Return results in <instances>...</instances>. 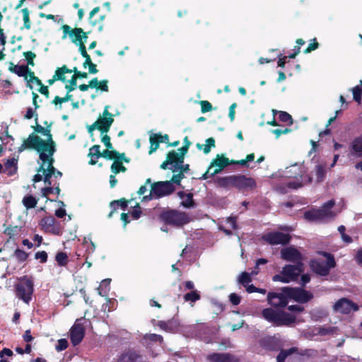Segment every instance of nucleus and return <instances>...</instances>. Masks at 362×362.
I'll return each instance as SVG.
<instances>
[{
  "instance_id": "e2e57ef3",
  "label": "nucleus",
  "mask_w": 362,
  "mask_h": 362,
  "mask_svg": "<svg viewBox=\"0 0 362 362\" xmlns=\"http://www.w3.org/2000/svg\"><path fill=\"white\" fill-rule=\"evenodd\" d=\"M141 214H142V211L141 210L140 205L139 203H137L136 204V206H134V209H133V211L131 212V216L133 219L137 220L141 217Z\"/></svg>"
},
{
  "instance_id": "cd10ccee",
  "label": "nucleus",
  "mask_w": 362,
  "mask_h": 362,
  "mask_svg": "<svg viewBox=\"0 0 362 362\" xmlns=\"http://www.w3.org/2000/svg\"><path fill=\"white\" fill-rule=\"evenodd\" d=\"M88 156L90 158L88 164L94 165L98 163L99 158H101L100 146L98 144L93 145L89 148Z\"/></svg>"
},
{
  "instance_id": "c03bdc74",
  "label": "nucleus",
  "mask_w": 362,
  "mask_h": 362,
  "mask_svg": "<svg viewBox=\"0 0 362 362\" xmlns=\"http://www.w3.org/2000/svg\"><path fill=\"white\" fill-rule=\"evenodd\" d=\"M149 141L151 146L148 153L151 154L158 148L159 144L162 143V141L158 140L153 134L150 136Z\"/></svg>"
},
{
  "instance_id": "9b49d317",
  "label": "nucleus",
  "mask_w": 362,
  "mask_h": 362,
  "mask_svg": "<svg viewBox=\"0 0 362 362\" xmlns=\"http://www.w3.org/2000/svg\"><path fill=\"white\" fill-rule=\"evenodd\" d=\"M259 346L268 351H279L281 347L285 346V341L279 336H268L261 339Z\"/></svg>"
},
{
  "instance_id": "e433bc0d",
  "label": "nucleus",
  "mask_w": 362,
  "mask_h": 362,
  "mask_svg": "<svg viewBox=\"0 0 362 362\" xmlns=\"http://www.w3.org/2000/svg\"><path fill=\"white\" fill-rule=\"evenodd\" d=\"M273 115L275 116L276 114L279 115V119L287 124V125L291 126L293 124V118L290 114L284 111H278L273 110Z\"/></svg>"
},
{
  "instance_id": "5701e85b",
  "label": "nucleus",
  "mask_w": 362,
  "mask_h": 362,
  "mask_svg": "<svg viewBox=\"0 0 362 362\" xmlns=\"http://www.w3.org/2000/svg\"><path fill=\"white\" fill-rule=\"evenodd\" d=\"M57 149L54 148L52 151L49 150H47L45 152H42L39 156L40 159L42 160V164L45 165L47 163V168H45V170L49 172H55V168L54 166V159L53 158L54 154L55 153Z\"/></svg>"
},
{
  "instance_id": "b1692460",
  "label": "nucleus",
  "mask_w": 362,
  "mask_h": 362,
  "mask_svg": "<svg viewBox=\"0 0 362 362\" xmlns=\"http://www.w3.org/2000/svg\"><path fill=\"white\" fill-rule=\"evenodd\" d=\"M95 122L98 127V130L100 131L102 134H106L109 132L110 127L114 122V118L111 117H100Z\"/></svg>"
},
{
  "instance_id": "c756f323",
  "label": "nucleus",
  "mask_w": 362,
  "mask_h": 362,
  "mask_svg": "<svg viewBox=\"0 0 362 362\" xmlns=\"http://www.w3.org/2000/svg\"><path fill=\"white\" fill-rule=\"evenodd\" d=\"M9 71L12 73L17 74L18 76H23L27 78L28 74L30 71V69L25 65H15L13 63H10L8 68Z\"/></svg>"
},
{
  "instance_id": "4d7b16f0",
  "label": "nucleus",
  "mask_w": 362,
  "mask_h": 362,
  "mask_svg": "<svg viewBox=\"0 0 362 362\" xmlns=\"http://www.w3.org/2000/svg\"><path fill=\"white\" fill-rule=\"evenodd\" d=\"M199 104L201 105V111L202 113H206L213 109L212 105L208 100H201Z\"/></svg>"
},
{
  "instance_id": "8fccbe9b",
  "label": "nucleus",
  "mask_w": 362,
  "mask_h": 362,
  "mask_svg": "<svg viewBox=\"0 0 362 362\" xmlns=\"http://www.w3.org/2000/svg\"><path fill=\"white\" fill-rule=\"evenodd\" d=\"M28 75L30 77V79L28 81V87H29L30 89L33 88V86L30 83H36L37 85H38L40 87L43 85V83H42L41 80L39 79L38 77L35 76V74L33 71H31L30 69V71L28 72Z\"/></svg>"
},
{
  "instance_id": "7ed1b4c3",
  "label": "nucleus",
  "mask_w": 362,
  "mask_h": 362,
  "mask_svg": "<svg viewBox=\"0 0 362 362\" xmlns=\"http://www.w3.org/2000/svg\"><path fill=\"white\" fill-rule=\"evenodd\" d=\"M158 217L165 225L175 227H181L190 221V218L186 213L175 209L163 210Z\"/></svg>"
},
{
  "instance_id": "bb28decb",
  "label": "nucleus",
  "mask_w": 362,
  "mask_h": 362,
  "mask_svg": "<svg viewBox=\"0 0 362 362\" xmlns=\"http://www.w3.org/2000/svg\"><path fill=\"white\" fill-rule=\"evenodd\" d=\"M100 10L99 6L95 7L89 13V21L92 25H98V30L102 31L103 30V21L106 17L105 14L100 15L98 20H93V17L94 15L98 13Z\"/></svg>"
},
{
  "instance_id": "ddd939ff",
  "label": "nucleus",
  "mask_w": 362,
  "mask_h": 362,
  "mask_svg": "<svg viewBox=\"0 0 362 362\" xmlns=\"http://www.w3.org/2000/svg\"><path fill=\"white\" fill-rule=\"evenodd\" d=\"M263 239L272 245H286L290 242L291 237L289 234L274 231L265 234Z\"/></svg>"
},
{
  "instance_id": "9d476101",
  "label": "nucleus",
  "mask_w": 362,
  "mask_h": 362,
  "mask_svg": "<svg viewBox=\"0 0 362 362\" xmlns=\"http://www.w3.org/2000/svg\"><path fill=\"white\" fill-rule=\"evenodd\" d=\"M288 286L280 288L281 292H269L267 293V302L271 306L275 308H283L288 305L290 297L286 294L284 289Z\"/></svg>"
},
{
  "instance_id": "473e14b6",
  "label": "nucleus",
  "mask_w": 362,
  "mask_h": 362,
  "mask_svg": "<svg viewBox=\"0 0 362 362\" xmlns=\"http://www.w3.org/2000/svg\"><path fill=\"white\" fill-rule=\"evenodd\" d=\"M4 226L5 227L4 233L7 235L9 239L13 240L16 239L19 235L22 228V227L19 226L9 225L6 226V224H4Z\"/></svg>"
},
{
  "instance_id": "052dcab7",
  "label": "nucleus",
  "mask_w": 362,
  "mask_h": 362,
  "mask_svg": "<svg viewBox=\"0 0 362 362\" xmlns=\"http://www.w3.org/2000/svg\"><path fill=\"white\" fill-rule=\"evenodd\" d=\"M319 47V43L317 42L316 38H313L312 42L309 44L308 47L303 51L305 54L310 53Z\"/></svg>"
},
{
  "instance_id": "13d9d810",
  "label": "nucleus",
  "mask_w": 362,
  "mask_h": 362,
  "mask_svg": "<svg viewBox=\"0 0 362 362\" xmlns=\"http://www.w3.org/2000/svg\"><path fill=\"white\" fill-rule=\"evenodd\" d=\"M68 346L69 343L66 339H60L58 340L55 349L57 351H62L65 350Z\"/></svg>"
},
{
  "instance_id": "de8ad7c7",
  "label": "nucleus",
  "mask_w": 362,
  "mask_h": 362,
  "mask_svg": "<svg viewBox=\"0 0 362 362\" xmlns=\"http://www.w3.org/2000/svg\"><path fill=\"white\" fill-rule=\"evenodd\" d=\"M354 100L358 103L361 102L362 95V81H361L360 86H356L352 88Z\"/></svg>"
},
{
  "instance_id": "aec40b11",
  "label": "nucleus",
  "mask_w": 362,
  "mask_h": 362,
  "mask_svg": "<svg viewBox=\"0 0 362 362\" xmlns=\"http://www.w3.org/2000/svg\"><path fill=\"white\" fill-rule=\"evenodd\" d=\"M232 164L231 160L223 155L217 154L216 158L212 160L209 165V168H214L211 175H216L221 172L226 167Z\"/></svg>"
},
{
  "instance_id": "ea45409f",
  "label": "nucleus",
  "mask_w": 362,
  "mask_h": 362,
  "mask_svg": "<svg viewBox=\"0 0 362 362\" xmlns=\"http://www.w3.org/2000/svg\"><path fill=\"white\" fill-rule=\"evenodd\" d=\"M111 171L115 174H118L120 172L124 173L127 171V168L121 163V160H115L113 161L110 167Z\"/></svg>"
},
{
  "instance_id": "20e7f679",
  "label": "nucleus",
  "mask_w": 362,
  "mask_h": 362,
  "mask_svg": "<svg viewBox=\"0 0 362 362\" xmlns=\"http://www.w3.org/2000/svg\"><path fill=\"white\" fill-rule=\"evenodd\" d=\"M334 205L335 201L334 199L329 200L319 209H313L306 211L303 214V217L309 221H317L325 218H333L335 214L332 211V209Z\"/></svg>"
},
{
  "instance_id": "bf43d9fd",
  "label": "nucleus",
  "mask_w": 362,
  "mask_h": 362,
  "mask_svg": "<svg viewBox=\"0 0 362 362\" xmlns=\"http://www.w3.org/2000/svg\"><path fill=\"white\" fill-rule=\"evenodd\" d=\"M14 253L16 258L21 262H24L28 259V255L23 250L16 249Z\"/></svg>"
},
{
  "instance_id": "2eb2a0df",
  "label": "nucleus",
  "mask_w": 362,
  "mask_h": 362,
  "mask_svg": "<svg viewBox=\"0 0 362 362\" xmlns=\"http://www.w3.org/2000/svg\"><path fill=\"white\" fill-rule=\"evenodd\" d=\"M304 271L303 263L286 264L282 269V274L289 279V281L298 279L300 274Z\"/></svg>"
},
{
  "instance_id": "dca6fc26",
  "label": "nucleus",
  "mask_w": 362,
  "mask_h": 362,
  "mask_svg": "<svg viewBox=\"0 0 362 362\" xmlns=\"http://www.w3.org/2000/svg\"><path fill=\"white\" fill-rule=\"evenodd\" d=\"M281 257L294 264L303 263L302 254L295 247H288L281 250Z\"/></svg>"
},
{
  "instance_id": "f257e3e1",
  "label": "nucleus",
  "mask_w": 362,
  "mask_h": 362,
  "mask_svg": "<svg viewBox=\"0 0 362 362\" xmlns=\"http://www.w3.org/2000/svg\"><path fill=\"white\" fill-rule=\"evenodd\" d=\"M262 315L267 321L276 327H290L296 320L295 315L283 310H276L272 308L263 309Z\"/></svg>"
},
{
  "instance_id": "37998d69",
  "label": "nucleus",
  "mask_w": 362,
  "mask_h": 362,
  "mask_svg": "<svg viewBox=\"0 0 362 362\" xmlns=\"http://www.w3.org/2000/svg\"><path fill=\"white\" fill-rule=\"evenodd\" d=\"M93 81H95V86L93 88H96L97 90H100L104 92H108L109 88L107 86L108 81L107 79H103L100 81H98L97 78H93Z\"/></svg>"
},
{
  "instance_id": "c85d7f7f",
  "label": "nucleus",
  "mask_w": 362,
  "mask_h": 362,
  "mask_svg": "<svg viewBox=\"0 0 362 362\" xmlns=\"http://www.w3.org/2000/svg\"><path fill=\"white\" fill-rule=\"evenodd\" d=\"M157 326L165 332H173L177 329L178 323L174 320L168 321L160 320L158 322Z\"/></svg>"
},
{
  "instance_id": "864d4df0",
  "label": "nucleus",
  "mask_w": 362,
  "mask_h": 362,
  "mask_svg": "<svg viewBox=\"0 0 362 362\" xmlns=\"http://www.w3.org/2000/svg\"><path fill=\"white\" fill-rule=\"evenodd\" d=\"M268 262V260L264 258H259L257 259L255 267H254L253 270L251 272V274L252 276L257 275L259 272V265L261 264H265Z\"/></svg>"
},
{
  "instance_id": "49530a36",
  "label": "nucleus",
  "mask_w": 362,
  "mask_h": 362,
  "mask_svg": "<svg viewBox=\"0 0 362 362\" xmlns=\"http://www.w3.org/2000/svg\"><path fill=\"white\" fill-rule=\"evenodd\" d=\"M317 182H321L324 180L326 175V170L323 165H317L315 167Z\"/></svg>"
},
{
  "instance_id": "a878e982",
  "label": "nucleus",
  "mask_w": 362,
  "mask_h": 362,
  "mask_svg": "<svg viewBox=\"0 0 362 362\" xmlns=\"http://www.w3.org/2000/svg\"><path fill=\"white\" fill-rule=\"evenodd\" d=\"M18 170V158H12L8 159L4 163V169L3 173L7 174L8 176H13L16 174Z\"/></svg>"
},
{
  "instance_id": "603ef678",
  "label": "nucleus",
  "mask_w": 362,
  "mask_h": 362,
  "mask_svg": "<svg viewBox=\"0 0 362 362\" xmlns=\"http://www.w3.org/2000/svg\"><path fill=\"white\" fill-rule=\"evenodd\" d=\"M169 169L174 173L177 172V170H180L181 172H182L184 173H187L190 170L189 165L184 164V163L179 164L177 167L169 168Z\"/></svg>"
},
{
  "instance_id": "412c9836",
  "label": "nucleus",
  "mask_w": 362,
  "mask_h": 362,
  "mask_svg": "<svg viewBox=\"0 0 362 362\" xmlns=\"http://www.w3.org/2000/svg\"><path fill=\"white\" fill-rule=\"evenodd\" d=\"M184 163V160L180 157L177 152L175 151H169L166 155V159L164 160L160 168L163 170H166L169 168L177 167L179 164Z\"/></svg>"
},
{
  "instance_id": "f3484780",
  "label": "nucleus",
  "mask_w": 362,
  "mask_h": 362,
  "mask_svg": "<svg viewBox=\"0 0 362 362\" xmlns=\"http://www.w3.org/2000/svg\"><path fill=\"white\" fill-rule=\"evenodd\" d=\"M306 172L307 169L303 165L295 163L289 167H287L285 173L288 177L295 179L300 178L301 179V181L303 182L305 176L308 175Z\"/></svg>"
},
{
  "instance_id": "79ce46f5",
  "label": "nucleus",
  "mask_w": 362,
  "mask_h": 362,
  "mask_svg": "<svg viewBox=\"0 0 362 362\" xmlns=\"http://www.w3.org/2000/svg\"><path fill=\"white\" fill-rule=\"evenodd\" d=\"M101 157L105 158L107 160H113L114 161L116 160V155H119V152L115 149H108L106 148L103 150L102 152L100 151Z\"/></svg>"
},
{
  "instance_id": "72a5a7b5",
  "label": "nucleus",
  "mask_w": 362,
  "mask_h": 362,
  "mask_svg": "<svg viewBox=\"0 0 362 362\" xmlns=\"http://www.w3.org/2000/svg\"><path fill=\"white\" fill-rule=\"evenodd\" d=\"M216 182L223 188L234 187L235 175L217 177Z\"/></svg>"
},
{
  "instance_id": "f8f14e48",
  "label": "nucleus",
  "mask_w": 362,
  "mask_h": 362,
  "mask_svg": "<svg viewBox=\"0 0 362 362\" xmlns=\"http://www.w3.org/2000/svg\"><path fill=\"white\" fill-rule=\"evenodd\" d=\"M257 187V183L254 178L244 175H235L234 188L239 191L245 192L253 190Z\"/></svg>"
},
{
  "instance_id": "39448f33",
  "label": "nucleus",
  "mask_w": 362,
  "mask_h": 362,
  "mask_svg": "<svg viewBox=\"0 0 362 362\" xmlns=\"http://www.w3.org/2000/svg\"><path fill=\"white\" fill-rule=\"evenodd\" d=\"M318 254L326 257L327 262H325L319 259H313L310 261V266L311 269L317 274L325 276L329 274L331 269L336 267L334 257L331 253L325 251H320Z\"/></svg>"
},
{
  "instance_id": "4c0bfd02",
  "label": "nucleus",
  "mask_w": 362,
  "mask_h": 362,
  "mask_svg": "<svg viewBox=\"0 0 362 362\" xmlns=\"http://www.w3.org/2000/svg\"><path fill=\"white\" fill-rule=\"evenodd\" d=\"M38 199L34 196L29 194L23 198L22 203L27 209H34L37 204Z\"/></svg>"
},
{
  "instance_id": "09e8293b",
  "label": "nucleus",
  "mask_w": 362,
  "mask_h": 362,
  "mask_svg": "<svg viewBox=\"0 0 362 362\" xmlns=\"http://www.w3.org/2000/svg\"><path fill=\"white\" fill-rule=\"evenodd\" d=\"M22 13H23V22H24V27L27 29V30H30V28H31V22H30V16H29V10L28 8H24L22 9Z\"/></svg>"
},
{
  "instance_id": "69168bd1",
  "label": "nucleus",
  "mask_w": 362,
  "mask_h": 362,
  "mask_svg": "<svg viewBox=\"0 0 362 362\" xmlns=\"http://www.w3.org/2000/svg\"><path fill=\"white\" fill-rule=\"evenodd\" d=\"M272 281L274 282L280 281L282 283H289L290 282L289 279H288L287 277L282 274V271L281 272L280 274H275L274 276H273Z\"/></svg>"
},
{
  "instance_id": "7c9ffc66",
  "label": "nucleus",
  "mask_w": 362,
  "mask_h": 362,
  "mask_svg": "<svg viewBox=\"0 0 362 362\" xmlns=\"http://www.w3.org/2000/svg\"><path fill=\"white\" fill-rule=\"evenodd\" d=\"M312 182L313 177L310 175H305L303 182L301 181V179L298 178L296 180L288 182L286 185L288 188L297 189L304 185L310 184Z\"/></svg>"
},
{
  "instance_id": "c9c22d12",
  "label": "nucleus",
  "mask_w": 362,
  "mask_h": 362,
  "mask_svg": "<svg viewBox=\"0 0 362 362\" xmlns=\"http://www.w3.org/2000/svg\"><path fill=\"white\" fill-rule=\"evenodd\" d=\"M201 295L197 290L191 291L189 293H185L183 296V300L185 302H189L191 305L193 306L192 303H194L196 301L200 300Z\"/></svg>"
},
{
  "instance_id": "f704fd0d",
  "label": "nucleus",
  "mask_w": 362,
  "mask_h": 362,
  "mask_svg": "<svg viewBox=\"0 0 362 362\" xmlns=\"http://www.w3.org/2000/svg\"><path fill=\"white\" fill-rule=\"evenodd\" d=\"M178 196L182 199V205L186 208L194 207L195 204L193 199V194L192 193H185L184 192H179Z\"/></svg>"
},
{
  "instance_id": "58836bf2",
  "label": "nucleus",
  "mask_w": 362,
  "mask_h": 362,
  "mask_svg": "<svg viewBox=\"0 0 362 362\" xmlns=\"http://www.w3.org/2000/svg\"><path fill=\"white\" fill-rule=\"evenodd\" d=\"M43 136L47 137V139L45 140V142H50L49 146H48V150L52 151L54 148H56L55 141L52 139V135L51 134V130L49 127L45 128L43 127V130L42 134Z\"/></svg>"
},
{
  "instance_id": "a18cd8bd",
  "label": "nucleus",
  "mask_w": 362,
  "mask_h": 362,
  "mask_svg": "<svg viewBox=\"0 0 362 362\" xmlns=\"http://www.w3.org/2000/svg\"><path fill=\"white\" fill-rule=\"evenodd\" d=\"M251 276H252L251 273L250 274L246 272H242L238 278L239 283L244 287H246L252 281Z\"/></svg>"
},
{
  "instance_id": "393cba45",
  "label": "nucleus",
  "mask_w": 362,
  "mask_h": 362,
  "mask_svg": "<svg viewBox=\"0 0 362 362\" xmlns=\"http://www.w3.org/2000/svg\"><path fill=\"white\" fill-rule=\"evenodd\" d=\"M279 351V352L276 357V362H285L288 356L293 354H299L298 348L296 346H292L289 349H284V347H281Z\"/></svg>"
},
{
  "instance_id": "338daca9",
  "label": "nucleus",
  "mask_w": 362,
  "mask_h": 362,
  "mask_svg": "<svg viewBox=\"0 0 362 362\" xmlns=\"http://www.w3.org/2000/svg\"><path fill=\"white\" fill-rule=\"evenodd\" d=\"M36 259H40L42 263H45L47 261V253L45 251L37 252L35 255Z\"/></svg>"
},
{
  "instance_id": "f03ea898",
  "label": "nucleus",
  "mask_w": 362,
  "mask_h": 362,
  "mask_svg": "<svg viewBox=\"0 0 362 362\" xmlns=\"http://www.w3.org/2000/svg\"><path fill=\"white\" fill-rule=\"evenodd\" d=\"M18 282L15 284L16 296L25 303L32 300L34 292V281L31 276L24 275L20 277Z\"/></svg>"
},
{
  "instance_id": "4468645a",
  "label": "nucleus",
  "mask_w": 362,
  "mask_h": 362,
  "mask_svg": "<svg viewBox=\"0 0 362 362\" xmlns=\"http://www.w3.org/2000/svg\"><path fill=\"white\" fill-rule=\"evenodd\" d=\"M333 308L336 312L345 315L349 314L351 311H357L359 309L356 303L346 298L337 300Z\"/></svg>"
},
{
  "instance_id": "a19ab883",
  "label": "nucleus",
  "mask_w": 362,
  "mask_h": 362,
  "mask_svg": "<svg viewBox=\"0 0 362 362\" xmlns=\"http://www.w3.org/2000/svg\"><path fill=\"white\" fill-rule=\"evenodd\" d=\"M55 260L60 267H65L69 262V257L66 252H59L55 256Z\"/></svg>"
},
{
  "instance_id": "680f3d73",
  "label": "nucleus",
  "mask_w": 362,
  "mask_h": 362,
  "mask_svg": "<svg viewBox=\"0 0 362 362\" xmlns=\"http://www.w3.org/2000/svg\"><path fill=\"white\" fill-rule=\"evenodd\" d=\"M53 77H54V80H56V81H61L62 82H65L66 81L64 74L63 73V71L60 67L57 68L56 69Z\"/></svg>"
},
{
  "instance_id": "0eeeda50",
  "label": "nucleus",
  "mask_w": 362,
  "mask_h": 362,
  "mask_svg": "<svg viewBox=\"0 0 362 362\" xmlns=\"http://www.w3.org/2000/svg\"><path fill=\"white\" fill-rule=\"evenodd\" d=\"M40 230L45 233L54 235H61L63 232V228L59 221L52 216H45L40 219L38 223Z\"/></svg>"
},
{
  "instance_id": "4be33fe9",
  "label": "nucleus",
  "mask_w": 362,
  "mask_h": 362,
  "mask_svg": "<svg viewBox=\"0 0 362 362\" xmlns=\"http://www.w3.org/2000/svg\"><path fill=\"white\" fill-rule=\"evenodd\" d=\"M206 359L208 362H238L236 357L230 353H211Z\"/></svg>"
},
{
  "instance_id": "0e129e2a",
  "label": "nucleus",
  "mask_w": 362,
  "mask_h": 362,
  "mask_svg": "<svg viewBox=\"0 0 362 362\" xmlns=\"http://www.w3.org/2000/svg\"><path fill=\"white\" fill-rule=\"evenodd\" d=\"M37 173L42 172L43 173V175H44L43 180H51L52 175L54 173L53 172L45 170V167L43 166V165H40V167L37 170Z\"/></svg>"
},
{
  "instance_id": "1a4fd4ad",
  "label": "nucleus",
  "mask_w": 362,
  "mask_h": 362,
  "mask_svg": "<svg viewBox=\"0 0 362 362\" xmlns=\"http://www.w3.org/2000/svg\"><path fill=\"white\" fill-rule=\"evenodd\" d=\"M151 188L155 199L168 196L175 191V185L168 180L155 182L151 185Z\"/></svg>"
},
{
  "instance_id": "774afa93",
  "label": "nucleus",
  "mask_w": 362,
  "mask_h": 362,
  "mask_svg": "<svg viewBox=\"0 0 362 362\" xmlns=\"http://www.w3.org/2000/svg\"><path fill=\"white\" fill-rule=\"evenodd\" d=\"M229 300L233 305H238L240 303V296L235 293H232L229 295Z\"/></svg>"
},
{
  "instance_id": "2f4dec72",
  "label": "nucleus",
  "mask_w": 362,
  "mask_h": 362,
  "mask_svg": "<svg viewBox=\"0 0 362 362\" xmlns=\"http://www.w3.org/2000/svg\"><path fill=\"white\" fill-rule=\"evenodd\" d=\"M139 357L136 351H129L122 354L116 362H136Z\"/></svg>"
},
{
  "instance_id": "6e6552de",
  "label": "nucleus",
  "mask_w": 362,
  "mask_h": 362,
  "mask_svg": "<svg viewBox=\"0 0 362 362\" xmlns=\"http://www.w3.org/2000/svg\"><path fill=\"white\" fill-rule=\"evenodd\" d=\"M286 294H287L290 299L298 303H306L313 298V294L303 288L299 287H290L284 289Z\"/></svg>"
},
{
  "instance_id": "a211bd4d",
  "label": "nucleus",
  "mask_w": 362,
  "mask_h": 362,
  "mask_svg": "<svg viewBox=\"0 0 362 362\" xmlns=\"http://www.w3.org/2000/svg\"><path fill=\"white\" fill-rule=\"evenodd\" d=\"M86 329L81 323L76 322L70 329V339L74 346L78 345L84 338Z\"/></svg>"
},
{
  "instance_id": "6e6d98bb",
  "label": "nucleus",
  "mask_w": 362,
  "mask_h": 362,
  "mask_svg": "<svg viewBox=\"0 0 362 362\" xmlns=\"http://www.w3.org/2000/svg\"><path fill=\"white\" fill-rule=\"evenodd\" d=\"M69 83L65 85V88L68 92H71L74 90L76 88L77 79L72 76L71 79L68 81Z\"/></svg>"
},
{
  "instance_id": "6ab92c4d",
  "label": "nucleus",
  "mask_w": 362,
  "mask_h": 362,
  "mask_svg": "<svg viewBox=\"0 0 362 362\" xmlns=\"http://www.w3.org/2000/svg\"><path fill=\"white\" fill-rule=\"evenodd\" d=\"M62 29L63 30L62 39H65L66 36L69 35L71 40V42L76 45H78L81 43H83V42H81V33H82L81 28H71L68 25H63L62 26Z\"/></svg>"
},
{
  "instance_id": "423d86ee",
  "label": "nucleus",
  "mask_w": 362,
  "mask_h": 362,
  "mask_svg": "<svg viewBox=\"0 0 362 362\" xmlns=\"http://www.w3.org/2000/svg\"><path fill=\"white\" fill-rule=\"evenodd\" d=\"M50 142H45V140L40 138L38 135L35 133L29 134L28 137L23 140V144L18 147V152L21 153L23 151L35 150L39 156L42 152H45L48 150Z\"/></svg>"
},
{
  "instance_id": "3c124183",
  "label": "nucleus",
  "mask_w": 362,
  "mask_h": 362,
  "mask_svg": "<svg viewBox=\"0 0 362 362\" xmlns=\"http://www.w3.org/2000/svg\"><path fill=\"white\" fill-rule=\"evenodd\" d=\"M215 147V139L213 137L208 138L206 140V144L203 148V151L205 154L209 153L211 151V148Z\"/></svg>"
},
{
  "instance_id": "5fc2aeb1",
  "label": "nucleus",
  "mask_w": 362,
  "mask_h": 362,
  "mask_svg": "<svg viewBox=\"0 0 362 362\" xmlns=\"http://www.w3.org/2000/svg\"><path fill=\"white\" fill-rule=\"evenodd\" d=\"M23 55L26 59L28 65H30V66H33L35 65L33 60L36 57V54L31 51H28V52H25L23 53Z\"/></svg>"
}]
</instances>
